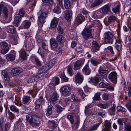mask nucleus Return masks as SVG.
I'll return each mask as SVG.
<instances>
[{
  "instance_id": "774afa93",
  "label": "nucleus",
  "mask_w": 131,
  "mask_h": 131,
  "mask_svg": "<svg viewBox=\"0 0 131 131\" xmlns=\"http://www.w3.org/2000/svg\"><path fill=\"white\" fill-rule=\"evenodd\" d=\"M28 93L33 96H34L37 94V92L35 90L33 89L29 91Z\"/></svg>"
},
{
  "instance_id": "7c9ffc66",
  "label": "nucleus",
  "mask_w": 131,
  "mask_h": 131,
  "mask_svg": "<svg viewBox=\"0 0 131 131\" xmlns=\"http://www.w3.org/2000/svg\"><path fill=\"white\" fill-rule=\"evenodd\" d=\"M15 53L14 54H9L6 55V59L8 61L14 60H15Z\"/></svg>"
},
{
  "instance_id": "6e6d98bb",
  "label": "nucleus",
  "mask_w": 131,
  "mask_h": 131,
  "mask_svg": "<svg viewBox=\"0 0 131 131\" xmlns=\"http://www.w3.org/2000/svg\"><path fill=\"white\" fill-rule=\"evenodd\" d=\"M46 18L40 16L38 17V22H39L41 24H43L45 23V20Z\"/></svg>"
},
{
  "instance_id": "412c9836",
  "label": "nucleus",
  "mask_w": 131,
  "mask_h": 131,
  "mask_svg": "<svg viewBox=\"0 0 131 131\" xmlns=\"http://www.w3.org/2000/svg\"><path fill=\"white\" fill-rule=\"evenodd\" d=\"M83 64L82 61L78 60L74 63V69L75 70L79 69Z\"/></svg>"
},
{
  "instance_id": "4468645a",
  "label": "nucleus",
  "mask_w": 131,
  "mask_h": 131,
  "mask_svg": "<svg viewBox=\"0 0 131 131\" xmlns=\"http://www.w3.org/2000/svg\"><path fill=\"white\" fill-rule=\"evenodd\" d=\"M84 16L81 14L78 15L75 19V22L78 24H80L82 23L85 20Z\"/></svg>"
},
{
  "instance_id": "09e8293b",
  "label": "nucleus",
  "mask_w": 131,
  "mask_h": 131,
  "mask_svg": "<svg viewBox=\"0 0 131 131\" xmlns=\"http://www.w3.org/2000/svg\"><path fill=\"white\" fill-rule=\"evenodd\" d=\"M117 111L122 112H126V110L125 108L120 106H118L117 107Z\"/></svg>"
},
{
  "instance_id": "4d7b16f0",
  "label": "nucleus",
  "mask_w": 131,
  "mask_h": 131,
  "mask_svg": "<svg viewBox=\"0 0 131 131\" xmlns=\"http://www.w3.org/2000/svg\"><path fill=\"white\" fill-rule=\"evenodd\" d=\"M58 6H57L55 7L53 10V11L54 13H56L57 14H59L60 12V9L59 7V6H59V5L57 4Z\"/></svg>"
},
{
  "instance_id": "13d9d810",
  "label": "nucleus",
  "mask_w": 131,
  "mask_h": 131,
  "mask_svg": "<svg viewBox=\"0 0 131 131\" xmlns=\"http://www.w3.org/2000/svg\"><path fill=\"white\" fill-rule=\"evenodd\" d=\"M55 107L56 109V111L58 113H60L62 111L63 108L59 105H57Z\"/></svg>"
},
{
  "instance_id": "a19ab883",
  "label": "nucleus",
  "mask_w": 131,
  "mask_h": 131,
  "mask_svg": "<svg viewBox=\"0 0 131 131\" xmlns=\"http://www.w3.org/2000/svg\"><path fill=\"white\" fill-rule=\"evenodd\" d=\"M23 25L25 28H28L29 27L30 25V22L27 20H25L23 22Z\"/></svg>"
},
{
  "instance_id": "2f4dec72",
  "label": "nucleus",
  "mask_w": 131,
  "mask_h": 131,
  "mask_svg": "<svg viewBox=\"0 0 131 131\" xmlns=\"http://www.w3.org/2000/svg\"><path fill=\"white\" fill-rule=\"evenodd\" d=\"M37 15H39V16L46 18L47 17V14L45 12V11L42 10H40L39 12L37 13Z\"/></svg>"
},
{
  "instance_id": "5fc2aeb1",
  "label": "nucleus",
  "mask_w": 131,
  "mask_h": 131,
  "mask_svg": "<svg viewBox=\"0 0 131 131\" xmlns=\"http://www.w3.org/2000/svg\"><path fill=\"white\" fill-rule=\"evenodd\" d=\"M60 77L61 79L65 82H67L68 80V78L66 77L63 73H62L60 75Z\"/></svg>"
},
{
  "instance_id": "c03bdc74",
  "label": "nucleus",
  "mask_w": 131,
  "mask_h": 131,
  "mask_svg": "<svg viewBox=\"0 0 131 131\" xmlns=\"http://www.w3.org/2000/svg\"><path fill=\"white\" fill-rule=\"evenodd\" d=\"M100 94L99 92H97L95 95L93 97L92 99L95 101H99L100 100Z\"/></svg>"
},
{
  "instance_id": "f8f14e48",
  "label": "nucleus",
  "mask_w": 131,
  "mask_h": 131,
  "mask_svg": "<svg viewBox=\"0 0 131 131\" xmlns=\"http://www.w3.org/2000/svg\"><path fill=\"white\" fill-rule=\"evenodd\" d=\"M116 19V18L115 16L113 15H111L108 17L107 21H104V23L106 25L108 26L112 23L114 22Z\"/></svg>"
},
{
  "instance_id": "ddd939ff",
  "label": "nucleus",
  "mask_w": 131,
  "mask_h": 131,
  "mask_svg": "<svg viewBox=\"0 0 131 131\" xmlns=\"http://www.w3.org/2000/svg\"><path fill=\"white\" fill-rule=\"evenodd\" d=\"M99 86L101 88H106L110 90H113L114 88L113 87L109 84L106 83L105 84L104 82H102L100 83Z\"/></svg>"
},
{
  "instance_id": "423d86ee",
  "label": "nucleus",
  "mask_w": 131,
  "mask_h": 131,
  "mask_svg": "<svg viewBox=\"0 0 131 131\" xmlns=\"http://www.w3.org/2000/svg\"><path fill=\"white\" fill-rule=\"evenodd\" d=\"M110 11V6L108 4L106 5L100 9L98 11L97 14H100L101 13L102 15L107 14V13Z\"/></svg>"
},
{
  "instance_id": "bb28decb",
  "label": "nucleus",
  "mask_w": 131,
  "mask_h": 131,
  "mask_svg": "<svg viewBox=\"0 0 131 131\" xmlns=\"http://www.w3.org/2000/svg\"><path fill=\"white\" fill-rule=\"evenodd\" d=\"M21 18L20 17L16 16L15 17L13 24L14 25L18 27L19 25V23L21 21Z\"/></svg>"
},
{
  "instance_id": "f257e3e1",
  "label": "nucleus",
  "mask_w": 131,
  "mask_h": 131,
  "mask_svg": "<svg viewBox=\"0 0 131 131\" xmlns=\"http://www.w3.org/2000/svg\"><path fill=\"white\" fill-rule=\"evenodd\" d=\"M26 120L33 127L39 126L40 125L39 119L35 116L31 115H27L26 117Z\"/></svg>"
},
{
  "instance_id": "473e14b6",
  "label": "nucleus",
  "mask_w": 131,
  "mask_h": 131,
  "mask_svg": "<svg viewBox=\"0 0 131 131\" xmlns=\"http://www.w3.org/2000/svg\"><path fill=\"white\" fill-rule=\"evenodd\" d=\"M20 57L23 60H25L27 57L25 51L23 49H21L19 52Z\"/></svg>"
},
{
  "instance_id": "aec40b11",
  "label": "nucleus",
  "mask_w": 131,
  "mask_h": 131,
  "mask_svg": "<svg viewBox=\"0 0 131 131\" xmlns=\"http://www.w3.org/2000/svg\"><path fill=\"white\" fill-rule=\"evenodd\" d=\"M83 77L80 75V73L78 72L75 75L74 79L75 82L77 83H80L83 81Z\"/></svg>"
},
{
  "instance_id": "4be33fe9",
  "label": "nucleus",
  "mask_w": 131,
  "mask_h": 131,
  "mask_svg": "<svg viewBox=\"0 0 131 131\" xmlns=\"http://www.w3.org/2000/svg\"><path fill=\"white\" fill-rule=\"evenodd\" d=\"M51 67L47 63L43 66L39 70V71L42 73H45Z\"/></svg>"
},
{
  "instance_id": "6ab92c4d",
  "label": "nucleus",
  "mask_w": 131,
  "mask_h": 131,
  "mask_svg": "<svg viewBox=\"0 0 131 131\" xmlns=\"http://www.w3.org/2000/svg\"><path fill=\"white\" fill-rule=\"evenodd\" d=\"M83 73L86 75L89 74L91 72V70L88 64H86L82 69Z\"/></svg>"
},
{
  "instance_id": "69168bd1",
  "label": "nucleus",
  "mask_w": 131,
  "mask_h": 131,
  "mask_svg": "<svg viewBox=\"0 0 131 131\" xmlns=\"http://www.w3.org/2000/svg\"><path fill=\"white\" fill-rule=\"evenodd\" d=\"M56 61V59H53L50 60L47 63L51 67L54 64Z\"/></svg>"
},
{
  "instance_id": "20e7f679",
  "label": "nucleus",
  "mask_w": 131,
  "mask_h": 131,
  "mask_svg": "<svg viewBox=\"0 0 131 131\" xmlns=\"http://www.w3.org/2000/svg\"><path fill=\"white\" fill-rule=\"evenodd\" d=\"M61 91L62 94L65 96L69 95L70 94L71 88L69 85H65L61 88Z\"/></svg>"
},
{
  "instance_id": "9d476101",
  "label": "nucleus",
  "mask_w": 131,
  "mask_h": 131,
  "mask_svg": "<svg viewBox=\"0 0 131 131\" xmlns=\"http://www.w3.org/2000/svg\"><path fill=\"white\" fill-rule=\"evenodd\" d=\"M124 121V130L125 131H131V121H128V119L125 118Z\"/></svg>"
},
{
  "instance_id": "72a5a7b5",
  "label": "nucleus",
  "mask_w": 131,
  "mask_h": 131,
  "mask_svg": "<svg viewBox=\"0 0 131 131\" xmlns=\"http://www.w3.org/2000/svg\"><path fill=\"white\" fill-rule=\"evenodd\" d=\"M2 75L4 77V80L5 81H8L9 80L8 73L5 70H3L2 72Z\"/></svg>"
},
{
  "instance_id": "2eb2a0df",
  "label": "nucleus",
  "mask_w": 131,
  "mask_h": 131,
  "mask_svg": "<svg viewBox=\"0 0 131 131\" xmlns=\"http://www.w3.org/2000/svg\"><path fill=\"white\" fill-rule=\"evenodd\" d=\"M24 46L25 48V50L27 51L31 50L33 47V45L31 42H29L27 41L25 42Z\"/></svg>"
},
{
  "instance_id": "603ef678",
  "label": "nucleus",
  "mask_w": 131,
  "mask_h": 131,
  "mask_svg": "<svg viewBox=\"0 0 131 131\" xmlns=\"http://www.w3.org/2000/svg\"><path fill=\"white\" fill-rule=\"evenodd\" d=\"M91 63L94 66H96L99 64V62L94 59H91L90 60Z\"/></svg>"
},
{
  "instance_id": "3c124183",
  "label": "nucleus",
  "mask_w": 131,
  "mask_h": 131,
  "mask_svg": "<svg viewBox=\"0 0 131 131\" xmlns=\"http://www.w3.org/2000/svg\"><path fill=\"white\" fill-rule=\"evenodd\" d=\"M99 79L97 77H94L93 79L92 78L91 80V83H92L94 85H96L99 82Z\"/></svg>"
},
{
  "instance_id": "e433bc0d",
  "label": "nucleus",
  "mask_w": 131,
  "mask_h": 131,
  "mask_svg": "<svg viewBox=\"0 0 131 131\" xmlns=\"http://www.w3.org/2000/svg\"><path fill=\"white\" fill-rule=\"evenodd\" d=\"M64 6L66 9H69L71 7L70 2L69 0H64Z\"/></svg>"
},
{
  "instance_id": "a18cd8bd",
  "label": "nucleus",
  "mask_w": 131,
  "mask_h": 131,
  "mask_svg": "<svg viewBox=\"0 0 131 131\" xmlns=\"http://www.w3.org/2000/svg\"><path fill=\"white\" fill-rule=\"evenodd\" d=\"M77 91L81 97L83 99L85 96H86L82 90L80 89H78Z\"/></svg>"
},
{
  "instance_id": "cd10ccee",
  "label": "nucleus",
  "mask_w": 131,
  "mask_h": 131,
  "mask_svg": "<svg viewBox=\"0 0 131 131\" xmlns=\"http://www.w3.org/2000/svg\"><path fill=\"white\" fill-rule=\"evenodd\" d=\"M58 97L59 96L56 93H53L52 96L50 98V102L53 103H55V102L57 100Z\"/></svg>"
},
{
  "instance_id": "58836bf2",
  "label": "nucleus",
  "mask_w": 131,
  "mask_h": 131,
  "mask_svg": "<svg viewBox=\"0 0 131 131\" xmlns=\"http://www.w3.org/2000/svg\"><path fill=\"white\" fill-rule=\"evenodd\" d=\"M30 100V97L27 96H24L23 99L22 103L23 104H27Z\"/></svg>"
},
{
  "instance_id": "dca6fc26",
  "label": "nucleus",
  "mask_w": 131,
  "mask_h": 131,
  "mask_svg": "<svg viewBox=\"0 0 131 131\" xmlns=\"http://www.w3.org/2000/svg\"><path fill=\"white\" fill-rule=\"evenodd\" d=\"M93 52H97L99 50L100 47L97 43L95 41H93L92 45Z\"/></svg>"
},
{
  "instance_id": "de8ad7c7",
  "label": "nucleus",
  "mask_w": 131,
  "mask_h": 131,
  "mask_svg": "<svg viewBox=\"0 0 131 131\" xmlns=\"http://www.w3.org/2000/svg\"><path fill=\"white\" fill-rule=\"evenodd\" d=\"M37 80V78L36 76H33L29 79L27 82L29 83H31L32 82L36 81Z\"/></svg>"
},
{
  "instance_id": "f704fd0d",
  "label": "nucleus",
  "mask_w": 131,
  "mask_h": 131,
  "mask_svg": "<svg viewBox=\"0 0 131 131\" xmlns=\"http://www.w3.org/2000/svg\"><path fill=\"white\" fill-rule=\"evenodd\" d=\"M31 59L35 62L36 64L38 66H39L41 65L40 61L37 58L34 56H32L31 57Z\"/></svg>"
},
{
  "instance_id": "9b49d317",
  "label": "nucleus",
  "mask_w": 131,
  "mask_h": 131,
  "mask_svg": "<svg viewBox=\"0 0 131 131\" xmlns=\"http://www.w3.org/2000/svg\"><path fill=\"white\" fill-rule=\"evenodd\" d=\"M23 71L22 69L19 67L13 68L11 71V73L12 75L16 76L21 73Z\"/></svg>"
},
{
  "instance_id": "338daca9",
  "label": "nucleus",
  "mask_w": 131,
  "mask_h": 131,
  "mask_svg": "<svg viewBox=\"0 0 131 131\" xmlns=\"http://www.w3.org/2000/svg\"><path fill=\"white\" fill-rule=\"evenodd\" d=\"M99 125L100 124L99 123L94 125L93 126H92L91 128L90 129V131L95 130H96Z\"/></svg>"
},
{
  "instance_id": "5701e85b",
  "label": "nucleus",
  "mask_w": 131,
  "mask_h": 131,
  "mask_svg": "<svg viewBox=\"0 0 131 131\" xmlns=\"http://www.w3.org/2000/svg\"><path fill=\"white\" fill-rule=\"evenodd\" d=\"M6 30L7 32L12 34L15 33L16 31L14 27L13 26L9 25L6 27Z\"/></svg>"
},
{
  "instance_id": "4c0bfd02",
  "label": "nucleus",
  "mask_w": 131,
  "mask_h": 131,
  "mask_svg": "<svg viewBox=\"0 0 131 131\" xmlns=\"http://www.w3.org/2000/svg\"><path fill=\"white\" fill-rule=\"evenodd\" d=\"M38 73L39 74L36 76L37 80H41L45 77L46 76L43 74L44 73L41 72L40 71Z\"/></svg>"
},
{
  "instance_id": "a878e982",
  "label": "nucleus",
  "mask_w": 131,
  "mask_h": 131,
  "mask_svg": "<svg viewBox=\"0 0 131 131\" xmlns=\"http://www.w3.org/2000/svg\"><path fill=\"white\" fill-rule=\"evenodd\" d=\"M72 14L71 10H67L66 11L64 15L65 18L69 21L72 18Z\"/></svg>"
},
{
  "instance_id": "49530a36",
  "label": "nucleus",
  "mask_w": 131,
  "mask_h": 131,
  "mask_svg": "<svg viewBox=\"0 0 131 131\" xmlns=\"http://www.w3.org/2000/svg\"><path fill=\"white\" fill-rule=\"evenodd\" d=\"M115 46L118 51H120L121 48V45L119 42L117 41L115 43Z\"/></svg>"
},
{
  "instance_id": "f3484780",
  "label": "nucleus",
  "mask_w": 131,
  "mask_h": 131,
  "mask_svg": "<svg viewBox=\"0 0 131 131\" xmlns=\"http://www.w3.org/2000/svg\"><path fill=\"white\" fill-rule=\"evenodd\" d=\"M116 105L115 103L112 104L111 107L108 110V112L109 114L114 115L115 112Z\"/></svg>"
},
{
  "instance_id": "c9c22d12",
  "label": "nucleus",
  "mask_w": 131,
  "mask_h": 131,
  "mask_svg": "<svg viewBox=\"0 0 131 131\" xmlns=\"http://www.w3.org/2000/svg\"><path fill=\"white\" fill-rule=\"evenodd\" d=\"M96 105L104 109L108 108L109 106V105L108 104H104L102 103H97Z\"/></svg>"
},
{
  "instance_id": "864d4df0",
  "label": "nucleus",
  "mask_w": 131,
  "mask_h": 131,
  "mask_svg": "<svg viewBox=\"0 0 131 131\" xmlns=\"http://www.w3.org/2000/svg\"><path fill=\"white\" fill-rule=\"evenodd\" d=\"M120 5H117L116 7L112 8V10L114 13H116L119 12Z\"/></svg>"
},
{
  "instance_id": "79ce46f5",
  "label": "nucleus",
  "mask_w": 131,
  "mask_h": 131,
  "mask_svg": "<svg viewBox=\"0 0 131 131\" xmlns=\"http://www.w3.org/2000/svg\"><path fill=\"white\" fill-rule=\"evenodd\" d=\"M53 106L52 105H50L48 106L46 114L47 116L51 115L52 112V108Z\"/></svg>"
},
{
  "instance_id": "7ed1b4c3",
  "label": "nucleus",
  "mask_w": 131,
  "mask_h": 131,
  "mask_svg": "<svg viewBox=\"0 0 131 131\" xmlns=\"http://www.w3.org/2000/svg\"><path fill=\"white\" fill-rule=\"evenodd\" d=\"M113 34L110 31H107L104 34V38L105 41L107 43H112L113 41Z\"/></svg>"
},
{
  "instance_id": "37998d69",
  "label": "nucleus",
  "mask_w": 131,
  "mask_h": 131,
  "mask_svg": "<svg viewBox=\"0 0 131 131\" xmlns=\"http://www.w3.org/2000/svg\"><path fill=\"white\" fill-rule=\"evenodd\" d=\"M67 118L70 121L71 124H73L74 122L73 117L70 115H68L67 116Z\"/></svg>"
},
{
  "instance_id": "0eeeda50",
  "label": "nucleus",
  "mask_w": 131,
  "mask_h": 131,
  "mask_svg": "<svg viewBox=\"0 0 131 131\" xmlns=\"http://www.w3.org/2000/svg\"><path fill=\"white\" fill-rule=\"evenodd\" d=\"M104 127L102 131H111V123L110 121L105 120L103 122Z\"/></svg>"
},
{
  "instance_id": "ea45409f",
  "label": "nucleus",
  "mask_w": 131,
  "mask_h": 131,
  "mask_svg": "<svg viewBox=\"0 0 131 131\" xmlns=\"http://www.w3.org/2000/svg\"><path fill=\"white\" fill-rule=\"evenodd\" d=\"M10 110L12 111L18 113L19 112V109L14 105H12L9 107Z\"/></svg>"
},
{
  "instance_id": "e2e57ef3",
  "label": "nucleus",
  "mask_w": 131,
  "mask_h": 131,
  "mask_svg": "<svg viewBox=\"0 0 131 131\" xmlns=\"http://www.w3.org/2000/svg\"><path fill=\"white\" fill-rule=\"evenodd\" d=\"M8 113L10 119V120L13 119L15 117L14 115L12 112H10L9 110L8 111Z\"/></svg>"
},
{
  "instance_id": "6e6552de",
  "label": "nucleus",
  "mask_w": 131,
  "mask_h": 131,
  "mask_svg": "<svg viewBox=\"0 0 131 131\" xmlns=\"http://www.w3.org/2000/svg\"><path fill=\"white\" fill-rule=\"evenodd\" d=\"M109 79L113 83H116L117 81V73L115 72H112L109 74Z\"/></svg>"
},
{
  "instance_id": "c85d7f7f",
  "label": "nucleus",
  "mask_w": 131,
  "mask_h": 131,
  "mask_svg": "<svg viewBox=\"0 0 131 131\" xmlns=\"http://www.w3.org/2000/svg\"><path fill=\"white\" fill-rule=\"evenodd\" d=\"M56 39L58 43H63L64 41V37L61 35H58L56 37Z\"/></svg>"
},
{
  "instance_id": "a211bd4d",
  "label": "nucleus",
  "mask_w": 131,
  "mask_h": 131,
  "mask_svg": "<svg viewBox=\"0 0 131 131\" xmlns=\"http://www.w3.org/2000/svg\"><path fill=\"white\" fill-rule=\"evenodd\" d=\"M50 42L51 48L52 49H55L58 46L57 41L54 39H50Z\"/></svg>"
},
{
  "instance_id": "c756f323",
  "label": "nucleus",
  "mask_w": 131,
  "mask_h": 131,
  "mask_svg": "<svg viewBox=\"0 0 131 131\" xmlns=\"http://www.w3.org/2000/svg\"><path fill=\"white\" fill-rule=\"evenodd\" d=\"M103 2V0H95L94 2L91 4V7L93 8L101 4Z\"/></svg>"
},
{
  "instance_id": "393cba45",
  "label": "nucleus",
  "mask_w": 131,
  "mask_h": 131,
  "mask_svg": "<svg viewBox=\"0 0 131 131\" xmlns=\"http://www.w3.org/2000/svg\"><path fill=\"white\" fill-rule=\"evenodd\" d=\"M58 19L55 17L51 21L50 24V26L52 28H54L56 27L58 24Z\"/></svg>"
},
{
  "instance_id": "39448f33",
  "label": "nucleus",
  "mask_w": 131,
  "mask_h": 131,
  "mask_svg": "<svg viewBox=\"0 0 131 131\" xmlns=\"http://www.w3.org/2000/svg\"><path fill=\"white\" fill-rule=\"evenodd\" d=\"M0 49L1 53L4 54L6 53L9 49L8 44L5 41L2 42L0 43Z\"/></svg>"
},
{
  "instance_id": "1a4fd4ad",
  "label": "nucleus",
  "mask_w": 131,
  "mask_h": 131,
  "mask_svg": "<svg viewBox=\"0 0 131 131\" xmlns=\"http://www.w3.org/2000/svg\"><path fill=\"white\" fill-rule=\"evenodd\" d=\"M9 10L6 6H4L3 8L2 12L3 14L4 17L5 18L7 19V18L9 10L11 13L13 12V8L12 7H10L9 8Z\"/></svg>"
},
{
  "instance_id": "0e129e2a",
  "label": "nucleus",
  "mask_w": 131,
  "mask_h": 131,
  "mask_svg": "<svg viewBox=\"0 0 131 131\" xmlns=\"http://www.w3.org/2000/svg\"><path fill=\"white\" fill-rule=\"evenodd\" d=\"M67 71L69 75L71 76L72 75L73 71L72 68L70 66H69L67 68Z\"/></svg>"
},
{
  "instance_id": "bf43d9fd",
  "label": "nucleus",
  "mask_w": 131,
  "mask_h": 131,
  "mask_svg": "<svg viewBox=\"0 0 131 131\" xmlns=\"http://www.w3.org/2000/svg\"><path fill=\"white\" fill-rule=\"evenodd\" d=\"M4 118L3 117H1L0 119V131H3V123Z\"/></svg>"
},
{
  "instance_id": "f03ea898",
  "label": "nucleus",
  "mask_w": 131,
  "mask_h": 131,
  "mask_svg": "<svg viewBox=\"0 0 131 131\" xmlns=\"http://www.w3.org/2000/svg\"><path fill=\"white\" fill-rule=\"evenodd\" d=\"M92 29L90 28H85L82 32L83 38L85 40H88L92 37L91 33Z\"/></svg>"
},
{
  "instance_id": "b1692460",
  "label": "nucleus",
  "mask_w": 131,
  "mask_h": 131,
  "mask_svg": "<svg viewBox=\"0 0 131 131\" xmlns=\"http://www.w3.org/2000/svg\"><path fill=\"white\" fill-rule=\"evenodd\" d=\"M99 74L100 75H104L108 73V71L106 70H104L102 67H100L98 70Z\"/></svg>"
},
{
  "instance_id": "680f3d73",
  "label": "nucleus",
  "mask_w": 131,
  "mask_h": 131,
  "mask_svg": "<svg viewBox=\"0 0 131 131\" xmlns=\"http://www.w3.org/2000/svg\"><path fill=\"white\" fill-rule=\"evenodd\" d=\"M109 94L107 93H104L102 96L103 99L104 100H107L108 99Z\"/></svg>"
},
{
  "instance_id": "8fccbe9b",
  "label": "nucleus",
  "mask_w": 131,
  "mask_h": 131,
  "mask_svg": "<svg viewBox=\"0 0 131 131\" xmlns=\"http://www.w3.org/2000/svg\"><path fill=\"white\" fill-rule=\"evenodd\" d=\"M11 127V124L10 123L7 122L4 125V128L5 131H9Z\"/></svg>"
},
{
  "instance_id": "052dcab7",
  "label": "nucleus",
  "mask_w": 131,
  "mask_h": 131,
  "mask_svg": "<svg viewBox=\"0 0 131 131\" xmlns=\"http://www.w3.org/2000/svg\"><path fill=\"white\" fill-rule=\"evenodd\" d=\"M19 14L20 16L23 17L25 14V12L23 8H21L19 10Z\"/></svg>"
}]
</instances>
